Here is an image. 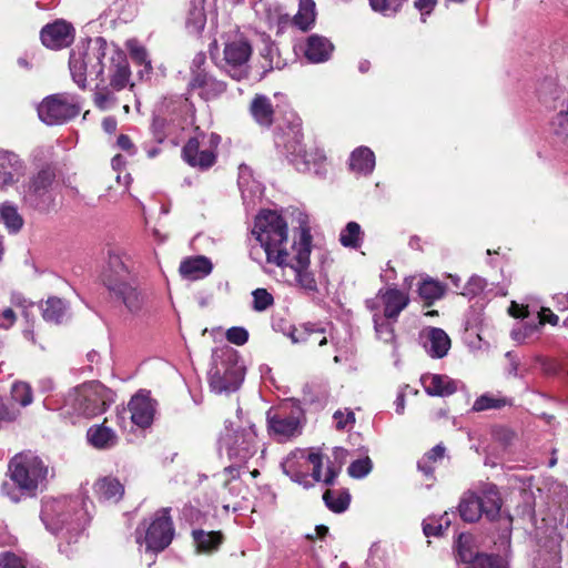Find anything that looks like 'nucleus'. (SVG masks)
<instances>
[{"label":"nucleus","mask_w":568,"mask_h":568,"mask_svg":"<svg viewBox=\"0 0 568 568\" xmlns=\"http://www.w3.org/2000/svg\"><path fill=\"white\" fill-rule=\"evenodd\" d=\"M102 282L110 296L120 301L125 308L136 314L144 306V295L139 288L138 274L132 257L121 251H110Z\"/></svg>","instance_id":"f257e3e1"},{"label":"nucleus","mask_w":568,"mask_h":568,"mask_svg":"<svg viewBox=\"0 0 568 568\" xmlns=\"http://www.w3.org/2000/svg\"><path fill=\"white\" fill-rule=\"evenodd\" d=\"M252 234L263 247L266 262L284 268L292 252L288 226L283 215L273 210H262L254 220Z\"/></svg>","instance_id":"f03ea898"},{"label":"nucleus","mask_w":568,"mask_h":568,"mask_svg":"<svg viewBox=\"0 0 568 568\" xmlns=\"http://www.w3.org/2000/svg\"><path fill=\"white\" fill-rule=\"evenodd\" d=\"M8 471L24 497H36L47 486L48 466L30 450L16 454L9 462Z\"/></svg>","instance_id":"7ed1b4c3"},{"label":"nucleus","mask_w":568,"mask_h":568,"mask_svg":"<svg viewBox=\"0 0 568 568\" xmlns=\"http://www.w3.org/2000/svg\"><path fill=\"white\" fill-rule=\"evenodd\" d=\"M109 44L102 37L95 38L83 50H72L69 58V69L73 81L79 88L85 89L88 77L102 78L108 63Z\"/></svg>","instance_id":"20e7f679"},{"label":"nucleus","mask_w":568,"mask_h":568,"mask_svg":"<svg viewBox=\"0 0 568 568\" xmlns=\"http://www.w3.org/2000/svg\"><path fill=\"white\" fill-rule=\"evenodd\" d=\"M57 184L55 165H42L24 184L23 202L38 211H49L54 205L53 190Z\"/></svg>","instance_id":"39448f33"},{"label":"nucleus","mask_w":568,"mask_h":568,"mask_svg":"<svg viewBox=\"0 0 568 568\" xmlns=\"http://www.w3.org/2000/svg\"><path fill=\"white\" fill-rule=\"evenodd\" d=\"M313 236L307 226H301L298 240L292 244V254L287 256V264L295 272L297 283L308 292L317 291L314 274L310 271Z\"/></svg>","instance_id":"423d86ee"},{"label":"nucleus","mask_w":568,"mask_h":568,"mask_svg":"<svg viewBox=\"0 0 568 568\" xmlns=\"http://www.w3.org/2000/svg\"><path fill=\"white\" fill-rule=\"evenodd\" d=\"M219 442L227 457L237 465L246 463L257 452L255 432L252 428L234 429L232 423L225 424Z\"/></svg>","instance_id":"0eeeda50"},{"label":"nucleus","mask_w":568,"mask_h":568,"mask_svg":"<svg viewBox=\"0 0 568 568\" xmlns=\"http://www.w3.org/2000/svg\"><path fill=\"white\" fill-rule=\"evenodd\" d=\"M205 63V55L197 54L190 69V79L186 85L189 94L196 92L204 101L220 98L227 90V83L217 79L202 65Z\"/></svg>","instance_id":"6e6552de"},{"label":"nucleus","mask_w":568,"mask_h":568,"mask_svg":"<svg viewBox=\"0 0 568 568\" xmlns=\"http://www.w3.org/2000/svg\"><path fill=\"white\" fill-rule=\"evenodd\" d=\"M80 111L79 102L67 93L49 95L38 106L40 120L49 125L68 122L78 116Z\"/></svg>","instance_id":"1a4fd4ad"},{"label":"nucleus","mask_w":568,"mask_h":568,"mask_svg":"<svg viewBox=\"0 0 568 568\" xmlns=\"http://www.w3.org/2000/svg\"><path fill=\"white\" fill-rule=\"evenodd\" d=\"M115 394L100 382L83 384L78 389V409L87 417L104 413L114 403Z\"/></svg>","instance_id":"9d476101"},{"label":"nucleus","mask_w":568,"mask_h":568,"mask_svg":"<svg viewBox=\"0 0 568 568\" xmlns=\"http://www.w3.org/2000/svg\"><path fill=\"white\" fill-rule=\"evenodd\" d=\"M170 511V508H161L155 511L151 523L145 529L144 542L146 550L160 552L172 542L174 525Z\"/></svg>","instance_id":"9b49d317"},{"label":"nucleus","mask_w":568,"mask_h":568,"mask_svg":"<svg viewBox=\"0 0 568 568\" xmlns=\"http://www.w3.org/2000/svg\"><path fill=\"white\" fill-rule=\"evenodd\" d=\"M456 551L464 568H508L507 560L500 555L478 551L469 536L458 537Z\"/></svg>","instance_id":"f8f14e48"},{"label":"nucleus","mask_w":568,"mask_h":568,"mask_svg":"<svg viewBox=\"0 0 568 568\" xmlns=\"http://www.w3.org/2000/svg\"><path fill=\"white\" fill-rule=\"evenodd\" d=\"M253 53V47L247 38L241 36L224 44L223 60L227 67L229 74L234 80H242L247 77L245 68Z\"/></svg>","instance_id":"ddd939ff"},{"label":"nucleus","mask_w":568,"mask_h":568,"mask_svg":"<svg viewBox=\"0 0 568 568\" xmlns=\"http://www.w3.org/2000/svg\"><path fill=\"white\" fill-rule=\"evenodd\" d=\"M75 31L71 23L55 20L45 24L40 32L42 44L51 50L68 48L74 41Z\"/></svg>","instance_id":"4468645a"},{"label":"nucleus","mask_w":568,"mask_h":568,"mask_svg":"<svg viewBox=\"0 0 568 568\" xmlns=\"http://www.w3.org/2000/svg\"><path fill=\"white\" fill-rule=\"evenodd\" d=\"M109 55L105 58V62L110 71V88L114 91L123 90L129 83L131 71L126 54L115 48L109 47Z\"/></svg>","instance_id":"2eb2a0df"},{"label":"nucleus","mask_w":568,"mask_h":568,"mask_svg":"<svg viewBox=\"0 0 568 568\" xmlns=\"http://www.w3.org/2000/svg\"><path fill=\"white\" fill-rule=\"evenodd\" d=\"M182 160L191 168L207 171L217 160V153L213 149H201L197 136L190 138L181 150Z\"/></svg>","instance_id":"dca6fc26"},{"label":"nucleus","mask_w":568,"mask_h":568,"mask_svg":"<svg viewBox=\"0 0 568 568\" xmlns=\"http://www.w3.org/2000/svg\"><path fill=\"white\" fill-rule=\"evenodd\" d=\"M287 335L293 344L306 349L327 344L326 329L311 322L293 326Z\"/></svg>","instance_id":"f3484780"},{"label":"nucleus","mask_w":568,"mask_h":568,"mask_svg":"<svg viewBox=\"0 0 568 568\" xmlns=\"http://www.w3.org/2000/svg\"><path fill=\"white\" fill-rule=\"evenodd\" d=\"M244 381L243 372L235 365H226L223 368L216 367L211 373L210 386L219 394L235 392Z\"/></svg>","instance_id":"a211bd4d"},{"label":"nucleus","mask_w":568,"mask_h":568,"mask_svg":"<svg viewBox=\"0 0 568 568\" xmlns=\"http://www.w3.org/2000/svg\"><path fill=\"white\" fill-rule=\"evenodd\" d=\"M384 307V317L397 322L400 313L408 306L409 295L396 287L382 288L377 293Z\"/></svg>","instance_id":"6ab92c4d"},{"label":"nucleus","mask_w":568,"mask_h":568,"mask_svg":"<svg viewBox=\"0 0 568 568\" xmlns=\"http://www.w3.org/2000/svg\"><path fill=\"white\" fill-rule=\"evenodd\" d=\"M131 420L141 428L149 427L154 418L155 402L148 394L136 393L129 402Z\"/></svg>","instance_id":"aec40b11"},{"label":"nucleus","mask_w":568,"mask_h":568,"mask_svg":"<svg viewBox=\"0 0 568 568\" xmlns=\"http://www.w3.org/2000/svg\"><path fill=\"white\" fill-rule=\"evenodd\" d=\"M23 169V162L16 153L0 151V189H6L18 182Z\"/></svg>","instance_id":"412c9836"},{"label":"nucleus","mask_w":568,"mask_h":568,"mask_svg":"<svg viewBox=\"0 0 568 568\" xmlns=\"http://www.w3.org/2000/svg\"><path fill=\"white\" fill-rule=\"evenodd\" d=\"M424 347L433 358H443L450 348V338L447 333L438 327H427L423 331Z\"/></svg>","instance_id":"4be33fe9"},{"label":"nucleus","mask_w":568,"mask_h":568,"mask_svg":"<svg viewBox=\"0 0 568 568\" xmlns=\"http://www.w3.org/2000/svg\"><path fill=\"white\" fill-rule=\"evenodd\" d=\"M300 420L294 416L274 414L267 417L270 434L277 442H285L294 437L298 432Z\"/></svg>","instance_id":"5701e85b"},{"label":"nucleus","mask_w":568,"mask_h":568,"mask_svg":"<svg viewBox=\"0 0 568 568\" xmlns=\"http://www.w3.org/2000/svg\"><path fill=\"white\" fill-rule=\"evenodd\" d=\"M422 384L429 396L447 397L457 392V384L446 375L429 374L422 377Z\"/></svg>","instance_id":"b1692460"},{"label":"nucleus","mask_w":568,"mask_h":568,"mask_svg":"<svg viewBox=\"0 0 568 568\" xmlns=\"http://www.w3.org/2000/svg\"><path fill=\"white\" fill-rule=\"evenodd\" d=\"M191 535L196 552L204 555L217 551L225 540L223 532L220 530L193 529Z\"/></svg>","instance_id":"393cba45"},{"label":"nucleus","mask_w":568,"mask_h":568,"mask_svg":"<svg viewBox=\"0 0 568 568\" xmlns=\"http://www.w3.org/2000/svg\"><path fill=\"white\" fill-rule=\"evenodd\" d=\"M213 270L210 258L203 255L184 258L179 267L180 274L187 280H200L207 276Z\"/></svg>","instance_id":"a878e982"},{"label":"nucleus","mask_w":568,"mask_h":568,"mask_svg":"<svg viewBox=\"0 0 568 568\" xmlns=\"http://www.w3.org/2000/svg\"><path fill=\"white\" fill-rule=\"evenodd\" d=\"M287 150L300 158L306 168H310L311 164L321 165L326 161L324 150L316 146L315 143L307 145L302 143L300 139H296L287 144Z\"/></svg>","instance_id":"bb28decb"},{"label":"nucleus","mask_w":568,"mask_h":568,"mask_svg":"<svg viewBox=\"0 0 568 568\" xmlns=\"http://www.w3.org/2000/svg\"><path fill=\"white\" fill-rule=\"evenodd\" d=\"M333 50L334 45L327 38L312 34L306 40L304 54L308 61L320 63L328 60Z\"/></svg>","instance_id":"cd10ccee"},{"label":"nucleus","mask_w":568,"mask_h":568,"mask_svg":"<svg viewBox=\"0 0 568 568\" xmlns=\"http://www.w3.org/2000/svg\"><path fill=\"white\" fill-rule=\"evenodd\" d=\"M250 113L255 122L263 128H271L274 123L275 110L266 95H254L250 104Z\"/></svg>","instance_id":"c85d7f7f"},{"label":"nucleus","mask_w":568,"mask_h":568,"mask_svg":"<svg viewBox=\"0 0 568 568\" xmlns=\"http://www.w3.org/2000/svg\"><path fill=\"white\" fill-rule=\"evenodd\" d=\"M99 500L118 503L124 495V486L114 477H103L94 484Z\"/></svg>","instance_id":"c756f323"},{"label":"nucleus","mask_w":568,"mask_h":568,"mask_svg":"<svg viewBox=\"0 0 568 568\" xmlns=\"http://www.w3.org/2000/svg\"><path fill=\"white\" fill-rule=\"evenodd\" d=\"M349 170L357 174H369L375 168V154L367 146L355 149L349 156Z\"/></svg>","instance_id":"7c9ffc66"},{"label":"nucleus","mask_w":568,"mask_h":568,"mask_svg":"<svg viewBox=\"0 0 568 568\" xmlns=\"http://www.w3.org/2000/svg\"><path fill=\"white\" fill-rule=\"evenodd\" d=\"M106 418L101 425H93L88 429L87 437L89 443L98 449H106L116 444L115 433L105 426Z\"/></svg>","instance_id":"2f4dec72"},{"label":"nucleus","mask_w":568,"mask_h":568,"mask_svg":"<svg viewBox=\"0 0 568 568\" xmlns=\"http://www.w3.org/2000/svg\"><path fill=\"white\" fill-rule=\"evenodd\" d=\"M205 0H189L185 27L190 33H200L206 23Z\"/></svg>","instance_id":"473e14b6"},{"label":"nucleus","mask_w":568,"mask_h":568,"mask_svg":"<svg viewBox=\"0 0 568 568\" xmlns=\"http://www.w3.org/2000/svg\"><path fill=\"white\" fill-rule=\"evenodd\" d=\"M446 290V284L434 278H426L419 282L417 293L423 300L424 306L429 307L435 301L445 296Z\"/></svg>","instance_id":"72a5a7b5"},{"label":"nucleus","mask_w":568,"mask_h":568,"mask_svg":"<svg viewBox=\"0 0 568 568\" xmlns=\"http://www.w3.org/2000/svg\"><path fill=\"white\" fill-rule=\"evenodd\" d=\"M459 515L466 523H476L483 516V505L479 495L467 493L460 499L458 506Z\"/></svg>","instance_id":"f704fd0d"},{"label":"nucleus","mask_w":568,"mask_h":568,"mask_svg":"<svg viewBox=\"0 0 568 568\" xmlns=\"http://www.w3.org/2000/svg\"><path fill=\"white\" fill-rule=\"evenodd\" d=\"M316 21V4L314 0H298L297 13L293 17V24L301 31L311 30Z\"/></svg>","instance_id":"c9c22d12"},{"label":"nucleus","mask_w":568,"mask_h":568,"mask_svg":"<svg viewBox=\"0 0 568 568\" xmlns=\"http://www.w3.org/2000/svg\"><path fill=\"white\" fill-rule=\"evenodd\" d=\"M483 505V515L489 520L494 521L499 518L503 500L497 488L489 487L479 496Z\"/></svg>","instance_id":"e433bc0d"},{"label":"nucleus","mask_w":568,"mask_h":568,"mask_svg":"<svg viewBox=\"0 0 568 568\" xmlns=\"http://www.w3.org/2000/svg\"><path fill=\"white\" fill-rule=\"evenodd\" d=\"M0 221L6 225L10 233H18L23 227L24 220L19 213L18 207L11 203L0 204Z\"/></svg>","instance_id":"4c0bfd02"},{"label":"nucleus","mask_w":568,"mask_h":568,"mask_svg":"<svg viewBox=\"0 0 568 568\" xmlns=\"http://www.w3.org/2000/svg\"><path fill=\"white\" fill-rule=\"evenodd\" d=\"M42 317L47 322L59 324L67 312V304L63 300L52 296L41 305Z\"/></svg>","instance_id":"58836bf2"},{"label":"nucleus","mask_w":568,"mask_h":568,"mask_svg":"<svg viewBox=\"0 0 568 568\" xmlns=\"http://www.w3.org/2000/svg\"><path fill=\"white\" fill-rule=\"evenodd\" d=\"M323 500L331 511L341 514L349 507L351 495L347 490L327 489L323 494Z\"/></svg>","instance_id":"ea45409f"},{"label":"nucleus","mask_w":568,"mask_h":568,"mask_svg":"<svg viewBox=\"0 0 568 568\" xmlns=\"http://www.w3.org/2000/svg\"><path fill=\"white\" fill-rule=\"evenodd\" d=\"M363 231L357 222L351 221L341 231L339 243L344 247L357 250L362 245Z\"/></svg>","instance_id":"a19ab883"},{"label":"nucleus","mask_w":568,"mask_h":568,"mask_svg":"<svg viewBox=\"0 0 568 568\" xmlns=\"http://www.w3.org/2000/svg\"><path fill=\"white\" fill-rule=\"evenodd\" d=\"M446 448L443 444H437L428 450L423 458L418 462L417 467L426 476H432L435 471L434 464L442 460L445 456Z\"/></svg>","instance_id":"79ce46f5"},{"label":"nucleus","mask_w":568,"mask_h":568,"mask_svg":"<svg viewBox=\"0 0 568 568\" xmlns=\"http://www.w3.org/2000/svg\"><path fill=\"white\" fill-rule=\"evenodd\" d=\"M10 398L12 403L27 407L33 400L32 387L26 382H14L11 386Z\"/></svg>","instance_id":"37998d69"},{"label":"nucleus","mask_w":568,"mask_h":568,"mask_svg":"<svg viewBox=\"0 0 568 568\" xmlns=\"http://www.w3.org/2000/svg\"><path fill=\"white\" fill-rule=\"evenodd\" d=\"M407 0H368L369 7L374 12L384 17H395Z\"/></svg>","instance_id":"c03bdc74"},{"label":"nucleus","mask_w":568,"mask_h":568,"mask_svg":"<svg viewBox=\"0 0 568 568\" xmlns=\"http://www.w3.org/2000/svg\"><path fill=\"white\" fill-rule=\"evenodd\" d=\"M94 104L100 110L110 109L115 104L116 98L114 95V90L110 88V85L99 87L97 85V90L93 95Z\"/></svg>","instance_id":"a18cd8bd"},{"label":"nucleus","mask_w":568,"mask_h":568,"mask_svg":"<svg viewBox=\"0 0 568 568\" xmlns=\"http://www.w3.org/2000/svg\"><path fill=\"white\" fill-rule=\"evenodd\" d=\"M151 132L153 140L161 144L171 134V123L162 116H155L151 123Z\"/></svg>","instance_id":"49530a36"},{"label":"nucleus","mask_w":568,"mask_h":568,"mask_svg":"<svg viewBox=\"0 0 568 568\" xmlns=\"http://www.w3.org/2000/svg\"><path fill=\"white\" fill-rule=\"evenodd\" d=\"M253 310L255 312H264L274 305V297L266 288H256L252 292Z\"/></svg>","instance_id":"de8ad7c7"},{"label":"nucleus","mask_w":568,"mask_h":568,"mask_svg":"<svg viewBox=\"0 0 568 568\" xmlns=\"http://www.w3.org/2000/svg\"><path fill=\"white\" fill-rule=\"evenodd\" d=\"M551 126L556 134L568 138V99L562 102L560 111L551 121Z\"/></svg>","instance_id":"09e8293b"},{"label":"nucleus","mask_w":568,"mask_h":568,"mask_svg":"<svg viewBox=\"0 0 568 568\" xmlns=\"http://www.w3.org/2000/svg\"><path fill=\"white\" fill-rule=\"evenodd\" d=\"M506 403L507 402L505 398H496L494 396L484 394L475 400L473 405V410L483 412L487 409H498L504 407Z\"/></svg>","instance_id":"8fccbe9b"},{"label":"nucleus","mask_w":568,"mask_h":568,"mask_svg":"<svg viewBox=\"0 0 568 568\" xmlns=\"http://www.w3.org/2000/svg\"><path fill=\"white\" fill-rule=\"evenodd\" d=\"M373 468L372 459L366 456L351 463L347 468L348 475L353 478H363L371 473Z\"/></svg>","instance_id":"3c124183"},{"label":"nucleus","mask_w":568,"mask_h":568,"mask_svg":"<svg viewBox=\"0 0 568 568\" xmlns=\"http://www.w3.org/2000/svg\"><path fill=\"white\" fill-rule=\"evenodd\" d=\"M28 561L24 557L13 551L7 550L0 552V568H27Z\"/></svg>","instance_id":"603ef678"},{"label":"nucleus","mask_w":568,"mask_h":568,"mask_svg":"<svg viewBox=\"0 0 568 568\" xmlns=\"http://www.w3.org/2000/svg\"><path fill=\"white\" fill-rule=\"evenodd\" d=\"M226 339L237 346L244 345L248 341V332L241 326H233L226 331Z\"/></svg>","instance_id":"864d4df0"},{"label":"nucleus","mask_w":568,"mask_h":568,"mask_svg":"<svg viewBox=\"0 0 568 568\" xmlns=\"http://www.w3.org/2000/svg\"><path fill=\"white\" fill-rule=\"evenodd\" d=\"M333 418L336 423L335 426L337 430H344L348 426H353L356 422L355 414L352 410H347L346 413L336 410L333 415Z\"/></svg>","instance_id":"5fc2aeb1"},{"label":"nucleus","mask_w":568,"mask_h":568,"mask_svg":"<svg viewBox=\"0 0 568 568\" xmlns=\"http://www.w3.org/2000/svg\"><path fill=\"white\" fill-rule=\"evenodd\" d=\"M133 61L140 65H144L145 70L149 72L152 70L151 61L148 59L149 54L145 48L138 47L131 50L130 52Z\"/></svg>","instance_id":"6e6d98bb"},{"label":"nucleus","mask_w":568,"mask_h":568,"mask_svg":"<svg viewBox=\"0 0 568 568\" xmlns=\"http://www.w3.org/2000/svg\"><path fill=\"white\" fill-rule=\"evenodd\" d=\"M379 316L377 314L374 315V324H375V331L379 335V337H383L385 342H389L394 337V328L389 323H379Z\"/></svg>","instance_id":"4d7b16f0"},{"label":"nucleus","mask_w":568,"mask_h":568,"mask_svg":"<svg viewBox=\"0 0 568 568\" xmlns=\"http://www.w3.org/2000/svg\"><path fill=\"white\" fill-rule=\"evenodd\" d=\"M308 462L313 465L312 477L315 481L322 480V455L318 453H311L307 457Z\"/></svg>","instance_id":"13d9d810"},{"label":"nucleus","mask_w":568,"mask_h":568,"mask_svg":"<svg viewBox=\"0 0 568 568\" xmlns=\"http://www.w3.org/2000/svg\"><path fill=\"white\" fill-rule=\"evenodd\" d=\"M559 322V317L548 307H541L538 313V323L542 327L545 324L556 326Z\"/></svg>","instance_id":"bf43d9fd"},{"label":"nucleus","mask_w":568,"mask_h":568,"mask_svg":"<svg viewBox=\"0 0 568 568\" xmlns=\"http://www.w3.org/2000/svg\"><path fill=\"white\" fill-rule=\"evenodd\" d=\"M508 314L514 318H527L529 316L528 305L513 301L508 307Z\"/></svg>","instance_id":"052dcab7"},{"label":"nucleus","mask_w":568,"mask_h":568,"mask_svg":"<svg viewBox=\"0 0 568 568\" xmlns=\"http://www.w3.org/2000/svg\"><path fill=\"white\" fill-rule=\"evenodd\" d=\"M438 0H413L414 8L417 9L422 16L430 14L436 6Z\"/></svg>","instance_id":"680f3d73"},{"label":"nucleus","mask_w":568,"mask_h":568,"mask_svg":"<svg viewBox=\"0 0 568 568\" xmlns=\"http://www.w3.org/2000/svg\"><path fill=\"white\" fill-rule=\"evenodd\" d=\"M16 320V313L12 308L8 307L0 314V327L9 328L14 324Z\"/></svg>","instance_id":"e2e57ef3"},{"label":"nucleus","mask_w":568,"mask_h":568,"mask_svg":"<svg viewBox=\"0 0 568 568\" xmlns=\"http://www.w3.org/2000/svg\"><path fill=\"white\" fill-rule=\"evenodd\" d=\"M116 145L119 146V149L130 154H133L135 152L134 143L132 142L131 138L126 134H120L118 136Z\"/></svg>","instance_id":"0e129e2a"},{"label":"nucleus","mask_w":568,"mask_h":568,"mask_svg":"<svg viewBox=\"0 0 568 568\" xmlns=\"http://www.w3.org/2000/svg\"><path fill=\"white\" fill-rule=\"evenodd\" d=\"M423 531L427 537H439L443 535V526L440 524L425 523Z\"/></svg>","instance_id":"69168bd1"},{"label":"nucleus","mask_w":568,"mask_h":568,"mask_svg":"<svg viewBox=\"0 0 568 568\" xmlns=\"http://www.w3.org/2000/svg\"><path fill=\"white\" fill-rule=\"evenodd\" d=\"M339 469L334 465L327 466L326 475L323 479L325 485L332 486L335 483L336 477L338 476Z\"/></svg>","instance_id":"338daca9"},{"label":"nucleus","mask_w":568,"mask_h":568,"mask_svg":"<svg viewBox=\"0 0 568 568\" xmlns=\"http://www.w3.org/2000/svg\"><path fill=\"white\" fill-rule=\"evenodd\" d=\"M102 128L106 133L113 134L118 128L116 119L114 116L104 118L102 121Z\"/></svg>","instance_id":"774afa93"}]
</instances>
